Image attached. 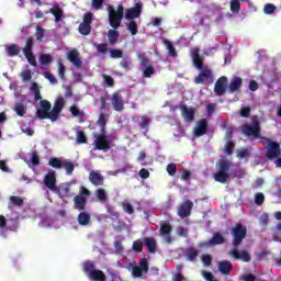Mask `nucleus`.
<instances>
[{
  "instance_id": "obj_31",
  "label": "nucleus",
  "mask_w": 281,
  "mask_h": 281,
  "mask_svg": "<svg viewBox=\"0 0 281 281\" xmlns=\"http://www.w3.org/2000/svg\"><path fill=\"white\" fill-rule=\"evenodd\" d=\"M77 221L79 225H81L82 227H87V225L91 223V215H89V213L87 212H81L78 214Z\"/></svg>"
},
{
  "instance_id": "obj_50",
  "label": "nucleus",
  "mask_w": 281,
  "mask_h": 281,
  "mask_svg": "<svg viewBox=\"0 0 281 281\" xmlns=\"http://www.w3.org/2000/svg\"><path fill=\"white\" fill-rule=\"evenodd\" d=\"M133 249L136 254H142L144 251V241L142 239H137L133 243Z\"/></svg>"
},
{
  "instance_id": "obj_61",
  "label": "nucleus",
  "mask_w": 281,
  "mask_h": 281,
  "mask_svg": "<svg viewBox=\"0 0 281 281\" xmlns=\"http://www.w3.org/2000/svg\"><path fill=\"white\" fill-rule=\"evenodd\" d=\"M103 80L108 87H115V80L109 75H103Z\"/></svg>"
},
{
  "instance_id": "obj_1",
  "label": "nucleus",
  "mask_w": 281,
  "mask_h": 281,
  "mask_svg": "<svg viewBox=\"0 0 281 281\" xmlns=\"http://www.w3.org/2000/svg\"><path fill=\"white\" fill-rule=\"evenodd\" d=\"M232 169V162L227 159H221L216 164V172L213 173V179L217 183H227L229 179V170Z\"/></svg>"
},
{
  "instance_id": "obj_27",
  "label": "nucleus",
  "mask_w": 281,
  "mask_h": 281,
  "mask_svg": "<svg viewBox=\"0 0 281 281\" xmlns=\"http://www.w3.org/2000/svg\"><path fill=\"white\" fill-rule=\"evenodd\" d=\"M76 210L83 212L87 207V198L83 195H76L74 199Z\"/></svg>"
},
{
  "instance_id": "obj_46",
  "label": "nucleus",
  "mask_w": 281,
  "mask_h": 281,
  "mask_svg": "<svg viewBox=\"0 0 281 281\" xmlns=\"http://www.w3.org/2000/svg\"><path fill=\"white\" fill-rule=\"evenodd\" d=\"M94 47H95L98 54H102L103 56H104V54H106V52H109V44H106V43L94 44Z\"/></svg>"
},
{
  "instance_id": "obj_51",
  "label": "nucleus",
  "mask_w": 281,
  "mask_h": 281,
  "mask_svg": "<svg viewBox=\"0 0 281 281\" xmlns=\"http://www.w3.org/2000/svg\"><path fill=\"white\" fill-rule=\"evenodd\" d=\"M76 142H77V144H87L88 138H87V134H85V131L77 132Z\"/></svg>"
},
{
  "instance_id": "obj_41",
  "label": "nucleus",
  "mask_w": 281,
  "mask_h": 281,
  "mask_svg": "<svg viewBox=\"0 0 281 281\" xmlns=\"http://www.w3.org/2000/svg\"><path fill=\"white\" fill-rule=\"evenodd\" d=\"M171 232H172V226L167 222L160 225V234H162V236H170Z\"/></svg>"
},
{
  "instance_id": "obj_45",
  "label": "nucleus",
  "mask_w": 281,
  "mask_h": 281,
  "mask_svg": "<svg viewBox=\"0 0 281 281\" xmlns=\"http://www.w3.org/2000/svg\"><path fill=\"white\" fill-rule=\"evenodd\" d=\"M155 74V67L153 65L143 67V78H150Z\"/></svg>"
},
{
  "instance_id": "obj_54",
  "label": "nucleus",
  "mask_w": 281,
  "mask_h": 281,
  "mask_svg": "<svg viewBox=\"0 0 281 281\" xmlns=\"http://www.w3.org/2000/svg\"><path fill=\"white\" fill-rule=\"evenodd\" d=\"M65 65L63 64V60H58V76L61 80H67V78L65 77Z\"/></svg>"
},
{
  "instance_id": "obj_63",
  "label": "nucleus",
  "mask_w": 281,
  "mask_h": 281,
  "mask_svg": "<svg viewBox=\"0 0 281 281\" xmlns=\"http://www.w3.org/2000/svg\"><path fill=\"white\" fill-rule=\"evenodd\" d=\"M202 262H203L204 267H212V256L202 255Z\"/></svg>"
},
{
  "instance_id": "obj_17",
  "label": "nucleus",
  "mask_w": 281,
  "mask_h": 281,
  "mask_svg": "<svg viewBox=\"0 0 281 281\" xmlns=\"http://www.w3.org/2000/svg\"><path fill=\"white\" fill-rule=\"evenodd\" d=\"M142 16V3H136L134 8L126 9V21H133V19H139Z\"/></svg>"
},
{
  "instance_id": "obj_3",
  "label": "nucleus",
  "mask_w": 281,
  "mask_h": 281,
  "mask_svg": "<svg viewBox=\"0 0 281 281\" xmlns=\"http://www.w3.org/2000/svg\"><path fill=\"white\" fill-rule=\"evenodd\" d=\"M83 273L91 281H106V274L102 270L95 269V263L93 261L83 262Z\"/></svg>"
},
{
  "instance_id": "obj_52",
  "label": "nucleus",
  "mask_w": 281,
  "mask_h": 281,
  "mask_svg": "<svg viewBox=\"0 0 281 281\" xmlns=\"http://www.w3.org/2000/svg\"><path fill=\"white\" fill-rule=\"evenodd\" d=\"M231 12H233V14H238V12H240V1L231 0Z\"/></svg>"
},
{
  "instance_id": "obj_11",
  "label": "nucleus",
  "mask_w": 281,
  "mask_h": 281,
  "mask_svg": "<svg viewBox=\"0 0 281 281\" xmlns=\"http://www.w3.org/2000/svg\"><path fill=\"white\" fill-rule=\"evenodd\" d=\"M111 103L117 113H122L124 111V97H122V93L120 91L113 92L111 98Z\"/></svg>"
},
{
  "instance_id": "obj_2",
  "label": "nucleus",
  "mask_w": 281,
  "mask_h": 281,
  "mask_svg": "<svg viewBox=\"0 0 281 281\" xmlns=\"http://www.w3.org/2000/svg\"><path fill=\"white\" fill-rule=\"evenodd\" d=\"M109 12V23L113 30H117L122 25V20L124 19V5L119 4L116 10L113 7L108 8Z\"/></svg>"
},
{
  "instance_id": "obj_56",
  "label": "nucleus",
  "mask_w": 281,
  "mask_h": 281,
  "mask_svg": "<svg viewBox=\"0 0 281 281\" xmlns=\"http://www.w3.org/2000/svg\"><path fill=\"white\" fill-rule=\"evenodd\" d=\"M98 124L101 126L102 133L104 132V126H106V115L104 113H101L98 119Z\"/></svg>"
},
{
  "instance_id": "obj_53",
  "label": "nucleus",
  "mask_w": 281,
  "mask_h": 281,
  "mask_svg": "<svg viewBox=\"0 0 281 281\" xmlns=\"http://www.w3.org/2000/svg\"><path fill=\"white\" fill-rule=\"evenodd\" d=\"M137 58H138V60H139V63H140V67H148L149 65H148V63H149V59H148V57L146 56V54H142V53H138L137 54Z\"/></svg>"
},
{
  "instance_id": "obj_18",
  "label": "nucleus",
  "mask_w": 281,
  "mask_h": 281,
  "mask_svg": "<svg viewBox=\"0 0 281 281\" xmlns=\"http://www.w3.org/2000/svg\"><path fill=\"white\" fill-rule=\"evenodd\" d=\"M241 88H243V78L238 76L233 77L228 85V91L231 93H238V91H240Z\"/></svg>"
},
{
  "instance_id": "obj_13",
  "label": "nucleus",
  "mask_w": 281,
  "mask_h": 281,
  "mask_svg": "<svg viewBox=\"0 0 281 281\" xmlns=\"http://www.w3.org/2000/svg\"><path fill=\"white\" fill-rule=\"evenodd\" d=\"M192 207H194V203L191 200L184 201L178 209V216L188 218L192 214Z\"/></svg>"
},
{
  "instance_id": "obj_32",
  "label": "nucleus",
  "mask_w": 281,
  "mask_h": 281,
  "mask_svg": "<svg viewBox=\"0 0 281 281\" xmlns=\"http://www.w3.org/2000/svg\"><path fill=\"white\" fill-rule=\"evenodd\" d=\"M119 38L120 32L117 31V29H111L108 31V43H110V45H115Z\"/></svg>"
},
{
  "instance_id": "obj_19",
  "label": "nucleus",
  "mask_w": 281,
  "mask_h": 281,
  "mask_svg": "<svg viewBox=\"0 0 281 281\" xmlns=\"http://www.w3.org/2000/svg\"><path fill=\"white\" fill-rule=\"evenodd\" d=\"M89 181L90 183H92V186H95L97 188L100 186H104V176H102L100 171H90Z\"/></svg>"
},
{
  "instance_id": "obj_62",
  "label": "nucleus",
  "mask_w": 281,
  "mask_h": 281,
  "mask_svg": "<svg viewBox=\"0 0 281 281\" xmlns=\"http://www.w3.org/2000/svg\"><path fill=\"white\" fill-rule=\"evenodd\" d=\"M192 177V172H190V170L188 169H183L181 171V180L182 181H190V178Z\"/></svg>"
},
{
  "instance_id": "obj_30",
  "label": "nucleus",
  "mask_w": 281,
  "mask_h": 281,
  "mask_svg": "<svg viewBox=\"0 0 281 281\" xmlns=\"http://www.w3.org/2000/svg\"><path fill=\"white\" fill-rule=\"evenodd\" d=\"M162 44L166 49H168V55L171 56V58H177V48H175V44L167 38H162Z\"/></svg>"
},
{
  "instance_id": "obj_57",
  "label": "nucleus",
  "mask_w": 281,
  "mask_h": 281,
  "mask_svg": "<svg viewBox=\"0 0 281 281\" xmlns=\"http://www.w3.org/2000/svg\"><path fill=\"white\" fill-rule=\"evenodd\" d=\"M277 7L273 3H267L263 7V12L266 14H273V12H276Z\"/></svg>"
},
{
  "instance_id": "obj_21",
  "label": "nucleus",
  "mask_w": 281,
  "mask_h": 281,
  "mask_svg": "<svg viewBox=\"0 0 281 281\" xmlns=\"http://www.w3.org/2000/svg\"><path fill=\"white\" fill-rule=\"evenodd\" d=\"M207 133V121L205 119H202L198 122V126L194 130L195 137H203Z\"/></svg>"
},
{
  "instance_id": "obj_29",
  "label": "nucleus",
  "mask_w": 281,
  "mask_h": 281,
  "mask_svg": "<svg viewBox=\"0 0 281 281\" xmlns=\"http://www.w3.org/2000/svg\"><path fill=\"white\" fill-rule=\"evenodd\" d=\"M23 203H25V201L23 200V198L21 196H16V195H11L9 198V210H12V207H21L23 205Z\"/></svg>"
},
{
  "instance_id": "obj_5",
  "label": "nucleus",
  "mask_w": 281,
  "mask_h": 281,
  "mask_svg": "<svg viewBox=\"0 0 281 281\" xmlns=\"http://www.w3.org/2000/svg\"><path fill=\"white\" fill-rule=\"evenodd\" d=\"M36 117H38V120H50V122H53L52 103L49 101H40V108L36 111Z\"/></svg>"
},
{
  "instance_id": "obj_16",
  "label": "nucleus",
  "mask_w": 281,
  "mask_h": 281,
  "mask_svg": "<svg viewBox=\"0 0 281 281\" xmlns=\"http://www.w3.org/2000/svg\"><path fill=\"white\" fill-rule=\"evenodd\" d=\"M63 109H65V98L59 97L55 103L54 106L50 111L52 113V117H53V122H56V120H58L60 113L63 112Z\"/></svg>"
},
{
  "instance_id": "obj_36",
  "label": "nucleus",
  "mask_w": 281,
  "mask_h": 281,
  "mask_svg": "<svg viewBox=\"0 0 281 281\" xmlns=\"http://www.w3.org/2000/svg\"><path fill=\"white\" fill-rule=\"evenodd\" d=\"M120 67L125 69V71H131L133 67V60H131V57L128 56L123 57L122 60L120 61Z\"/></svg>"
},
{
  "instance_id": "obj_39",
  "label": "nucleus",
  "mask_w": 281,
  "mask_h": 281,
  "mask_svg": "<svg viewBox=\"0 0 281 281\" xmlns=\"http://www.w3.org/2000/svg\"><path fill=\"white\" fill-rule=\"evenodd\" d=\"M63 160L53 157L48 160V166H50L52 168H55L56 170H60V168H63Z\"/></svg>"
},
{
  "instance_id": "obj_43",
  "label": "nucleus",
  "mask_w": 281,
  "mask_h": 281,
  "mask_svg": "<svg viewBox=\"0 0 281 281\" xmlns=\"http://www.w3.org/2000/svg\"><path fill=\"white\" fill-rule=\"evenodd\" d=\"M14 111L20 117H23V115H25V113L27 112V108H25V104L23 103H16Z\"/></svg>"
},
{
  "instance_id": "obj_23",
  "label": "nucleus",
  "mask_w": 281,
  "mask_h": 281,
  "mask_svg": "<svg viewBox=\"0 0 281 281\" xmlns=\"http://www.w3.org/2000/svg\"><path fill=\"white\" fill-rule=\"evenodd\" d=\"M191 57L196 69H203V58H201V55L199 54V48H193L191 50Z\"/></svg>"
},
{
  "instance_id": "obj_28",
  "label": "nucleus",
  "mask_w": 281,
  "mask_h": 281,
  "mask_svg": "<svg viewBox=\"0 0 281 281\" xmlns=\"http://www.w3.org/2000/svg\"><path fill=\"white\" fill-rule=\"evenodd\" d=\"M234 269V266L232 265V261H220L218 263V271L223 273V276H229V271Z\"/></svg>"
},
{
  "instance_id": "obj_14",
  "label": "nucleus",
  "mask_w": 281,
  "mask_h": 281,
  "mask_svg": "<svg viewBox=\"0 0 281 281\" xmlns=\"http://www.w3.org/2000/svg\"><path fill=\"white\" fill-rule=\"evenodd\" d=\"M44 184L52 192H58V187L56 186V171L50 170L48 173L45 175Z\"/></svg>"
},
{
  "instance_id": "obj_35",
  "label": "nucleus",
  "mask_w": 281,
  "mask_h": 281,
  "mask_svg": "<svg viewBox=\"0 0 281 281\" xmlns=\"http://www.w3.org/2000/svg\"><path fill=\"white\" fill-rule=\"evenodd\" d=\"M186 256L190 262H194V260L199 258V250H196L194 247H190L187 249Z\"/></svg>"
},
{
  "instance_id": "obj_4",
  "label": "nucleus",
  "mask_w": 281,
  "mask_h": 281,
  "mask_svg": "<svg viewBox=\"0 0 281 281\" xmlns=\"http://www.w3.org/2000/svg\"><path fill=\"white\" fill-rule=\"evenodd\" d=\"M231 234L233 236V246L235 248H238L247 238V226H244L243 224L238 223L231 229Z\"/></svg>"
},
{
  "instance_id": "obj_47",
  "label": "nucleus",
  "mask_w": 281,
  "mask_h": 281,
  "mask_svg": "<svg viewBox=\"0 0 281 281\" xmlns=\"http://www.w3.org/2000/svg\"><path fill=\"white\" fill-rule=\"evenodd\" d=\"M54 58L49 54H42L40 55V63L41 65H50Z\"/></svg>"
},
{
  "instance_id": "obj_60",
  "label": "nucleus",
  "mask_w": 281,
  "mask_h": 281,
  "mask_svg": "<svg viewBox=\"0 0 281 281\" xmlns=\"http://www.w3.org/2000/svg\"><path fill=\"white\" fill-rule=\"evenodd\" d=\"M235 144H234V142H232V140H228L227 143H226V146H225V153L226 154H228V155H234V148H235Z\"/></svg>"
},
{
  "instance_id": "obj_9",
  "label": "nucleus",
  "mask_w": 281,
  "mask_h": 281,
  "mask_svg": "<svg viewBox=\"0 0 281 281\" xmlns=\"http://www.w3.org/2000/svg\"><path fill=\"white\" fill-rule=\"evenodd\" d=\"M225 243V237L221 233H215L213 237L206 241H200L198 246L201 249H205L207 247H216V245H223Z\"/></svg>"
},
{
  "instance_id": "obj_48",
  "label": "nucleus",
  "mask_w": 281,
  "mask_h": 281,
  "mask_svg": "<svg viewBox=\"0 0 281 281\" xmlns=\"http://www.w3.org/2000/svg\"><path fill=\"white\" fill-rule=\"evenodd\" d=\"M63 168H65L66 175H74V170H75L74 162L69 160H65L63 164Z\"/></svg>"
},
{
  "instance_id": "obj_37",
  "label": "nucleus",
  "mask_w": 281,
  "mask_h": 281,
  "mask_svg": "<svg viewBox=\"0 0 281 281\" xmlns=\"http://www.w3.org/2000/svg\"><path fill=\"white\" fill-rule=\"evenodd\" d=\"M21 54V47L16 44H10L8 48V56L13 58V56H19Z\"/></svg>"
},
{
  "instance_id": "obj_10",
  "label": "nucleus",
  "mask_w": 281,
  "mask_h": 281,
  "mask_svg": "<svg viewBox=\"0 0 281 281\" xmlns=\"http://www.w3.org/2000/svg\"><path fill=\"white\" fill-rule=\"evenodd\" d=\"M280 156H281L280 143L270 142L268 144V149L266 154L267 159H278V157Z\"/></svg>"
},
{
  "instance_id": "obj_24",
  "label": "nucleus",
  "mask_w": 281,
  "mask_h": 281,
  "mask_svg": "<svg viewBox=\"0 0 281 281\" xmlns=\"http://www.w3.org/2000/svg\"><path fill=\"white\" fill-rule=\"evenodd\" d=\"M243 133L248 137H250L251 135L252 137H260V128L255 127L254 125H244Z\"/></svg>"
},
{
  "instance_id": "obj_49",
  "label": "nucleus",
  "mask_w": 281,
  "mask_h": 281,
  "mask_svg": "<svg viewBox=\"0 0 281 281\" xmlns=\"http://www.w3.org/2000/svg\"><path fill=\"white\" fill-rule=\"evenodd\" d=\"M127 30L131 32L132 36H136L138 30H137V22L135 20H130V23L127 24Z\"/></svg>"
},
{
  "instance_id": "obj_34",
  "label": "nucleus",
  "mask_w": 281,
  "mask_h": 281,
  "mask_svg": "<svg viewBox=\"0 0 281 281\" xmlns=\"http://www.w3.org/2000/svg\"><path fill=\"white\" fill-rule=\"evenodd\" d=\"M50 14H53V16H55L56 23H60L65 12L63 11V9L59 5H54L53 8H50Z\"/></svg>"
},
{
  "instance_id": "obj_58",
  "label": "nucleus",
  "mask_w": 281,
  "mask_h": 281,
  "mask_svg": "<svg viewBox=\"0 0 281 281\" xmlns=\"http://www.w3.org/2000/svg\"><path fill=\"white\" fill-rule=\"evenodd\" d=\"M148 126H150V120L146 116H142L139 127L148 132Z\"/></svg>"
},
{
  "instance_id": "obj_33",
  "label": "nucleus",
  "mask_w": 281,
  "mask_h": 281,
  "mask_svg": "<svg viewBox=\"0 0 281 281\" xmlns=\"http://www.w3.org/2000/svg\"><path fill=\"white\" fill-rule=\"evenodd\" d=\"M94 194L97 196V201L100 203H106V201H109V193H106V190L103 188L97 189Z\"/></svg>"
},
{
  "instance_id": "obj_20",
  "label": "nucleus",
  "mask_w": 281,
  "mask_h": 281,
  "mask_svg": "<svg viewBox=\"0 0 281 281\" xmlns=\"http://www.w3.org/2000/svg\"><path fill=\"white\" fill-rule=\"evenodd\" d=\"M80 53H78L77 49H72L68 52V60L76 67L77 69H80L82 67V59L79 58Z\"/></svg>"
},
{
  "instance_id": "obj_12",
  "label": "nucleus",
  "mask_w": 281,
  "mask_h": 281,
  "mask_svg": "<svg viewBox=\"0 0 281 281\" xmlns=\"http://www.w3.org/2000/svg\"><path fill=\"white\" fill-rule=\"evenodd\" d=\"M144 273H148V259L143 258L138 266L132 268V276L134 278H142Z\"/></svg>"
},
{
  "instance_id": "obj_25",
  "label": "nucleus",
  "mask_w": 281,
  "mask_h": 281,
  "mask_svg": "<svg viewBox=\"0 0 281 281\" xmlns=\"http://www.w3.org/2000/svg\"><path fill=\"white\" fill-rule=\"evenodd\" d=\"M144 243L148 254H157V240L154 237H145Z\"/></svg>"
},
{
  "instance_id": "obj_6",
  "label": "nucleus",
  "mask_w": 281,
  "mask_h": 281,
  "mask_svg": "<svg viewBox=\"0 0 281 281\" xmlns=\"http://www.w3.org/2000/svg\"><path fill=\"white\" fill-rule=\"evenodd\" d=\"M91 23H93V13H85L83 21L78 26L79 34H81L82 36H89V34H91Z\"/></svg>"
},
{
  "instance_id": "obj_15",
  "label": "nucleus",
  "mask_w": 281,
  "mask_h": 281,
  "mask_svg": "<svg viewBox=\"0 0 281 281\" xmlns=\"http://www.w3.org/2000/svg\"><path fill=\"white\" fill-rule=\"evenodd\" d=\"M228 256L235 260H243V262H251V255L247 250H238L237 248L229 250Z\"/></svg>"
},
{
  "instance_id": "obj_40",
  "label": "nucleus",
  "mask_w": 281,
  "mask_h": 281,
  "mask_svg": "<svg viewBox=\"0 0 281 281\" xmlns=\"http://www.w3.org/2000/svg\"><path fill=\"white\" fill-rule=\"evenodd\" d=\"M69 111H70L72 117H79L80 120H82V117H85V111H81L76 105L70 106Z\"/></svg>"
},
{
  "instance_id": "obj_26",
  "label": "nucleus",
  "mask_w": 281,
  "mask_h": 281,
  "mask_svg": "<svg viewBox=\"0 0 281 281\" xmlns=\"http://www.w3.org/2000/svg\"><path fill=\"white\" fill-rule=\"evenodd\" d=\"M181 113L186 122H192L194 120V109L189 108L188 105H182Z\"/></svg>"
},
{
  "instance_id": "obj_38",
  "label": "nucleus",
  "mask_w": 281,
  "mask_h": 281,
  "mask_svg": "<svg viewBox=\"0 0 281 281\" xmlns=\"http://www.w3.org/2000/svg\"><path fill=\"white\" fill-rule=\"evenodd\" d=\"M33 49H34V42L32 41V38H27L26 43H25V46L23 48L24 56H27L30 54H34Z\"/></svg>"
},
{
  "instance_id": "obj_44",
  "label": "nucleus",
  "mask_w": 281,
  "mask_h": 281,
  "mask_svg": "<svg viewBox=\"0 0 281 281\" xmlns=\"http://www.w3.org/2000/svg\"><path fill=\"white\" fill-rule=\"evenodd\" d=\"M110 58L117 59V58H124V52L122 49H113L110 48Z\"/></svg>"
},
{
  "instance_id": "obj_64",
  "label": "nucleus",
  "mask_w": 281,
  "mask_h": 281,
  "mask_svg": "<svg viewBox=\"0 0 281 281\" xmlns=\"http://www.w3.org/2000/svg\"><path fill=\"white\" fill-rule=\"evenodd\" d=\"M255 203H256V205H262V203H265V194L263 193H256Z\"/></svg>"
},
{
  "instance_id": "obj_7",
  "label": "nucleus",
  "mask_w": 281,
  "mask_h": 281,
  "mask_svg": "<svg viewBox=\"0 0 281 281\" xmlns=\"http://www.w3.org/2000/svg\"><path fill=\"white\" fill-rule=\"evenodd\" d=\"M93 150H103V153L111 150V142H109V138L106 137V134H104V132L97 135L94 139Z\"/></svg>"
},
{
  "instance_id": "obj_22",
  "label": "nucleus",
  "mask_w": 281,
  "mask_h": 281,
  "mask_svg": "<svg viewBox=\"0 0 281 281\" xmlns=\"http://www.w3.org/2000/svg\"><path fill=\"white\" fill-rule=\"evenodd\" d=\"M212 79V71L210 69L202 70L198 77H195V85H203L207 80Z\"/></svg>"
},
{
  "instance_id": "obj_55",
  "label": "nucleus",
  "mask_w": 281,
  "mask_h": 281,
  "mask_svg": "<svg viewBox=\"0 0 281 281\" xmlns=\"http://www.w3.org/2000/svg\"><path fill=\"white\" fill-rule=\"evenodd\" d=\"M24 56L29 65H31L32 67H38V64L36 63V56H34V53Z\"/></svg>"
},
{
  "instance_id": "obj_42",
  "label": "nucleus",
  "mask_w": 281,
  "mask_h": 281,
  "mask_svg": "<svg viewBox=\"0 0 281 281\" xmlns=\"http://www.w3.org/2000/svg\"><path fill=\"white\" fill-rule=\"evenodd\" d=\"M35 38L40 43H43V38H45V29H43L41 25H36Z\"/></svg>"
},
{
  "instance_id": "obj_59",
  "label": "nucleus",
  "mask_w": 281,
  "mask_h": 281,
  "mask_svg": "<svg viewBox=\"0 0 281 281\" xmlns=\"http://www.w3.org/2000/svg\"><path fill=\"white\" fill-rule=\"evenodd\" d=\"M122 207H123L124 212H126V214H134L135 213V209L128 202H123Z\"/></svg>"
},
{
  "instance_id": "obj_8",
  "label": "nucleus",
  "mask_w": 281,
  "mask_h": 281,
  "mask_svg": "<svg viewBox=\"0 0 281 281\" xmlns=\"http://www.w3.org/2000/svg\"><path fill=\"white\" fill-rule=\"evenodd\" d=\"M229 85V80L227 79V77L222 76L220 77L214 86V93L215 95H217L218 98L223 97L224 93H227V89Z\"/></svg>"
}]
</instances>
